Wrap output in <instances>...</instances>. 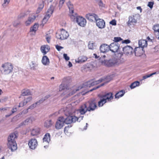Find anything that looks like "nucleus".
Instances as JSON below:
<instances>
[{"label":"nucleus","instance_id":"obj_1","mask_svg":"<svg viewBox=\"0 0 159 159\" xmlns=\"http://www.w3.org/2000/svg\"><path fill=\"white\" fill-rule=\"evenodd\" d=\"M71 105L69 104L68 105L67 107L63 108L61 109L60 111H63L64 112L66 116H68L65 118L64 122L66 124H69L72 123H75L76 121L80 122L83 120L84 117L83 116H70V115L71 113Z\"/></svg>","mask_w":159,"mask_h":159},{"label":"nucleus","instance_id":"obj_2","mask_svg":"<svg viewBox=\"0 0 159 159\" xmlns=\"http://www.w3.org/2000/svg\"><path fill=\"white\" fill-rule=\"evenodd\" d=\"M17 138V136L14 133L10 134L8 137L7 146L12 152H13L17 149L16 140Z\"/></svg>","mask_w":159,"mask_h":159},{"label":"nucleus","instance_id":"obj_3","mask_svg":"<svg viewBox=\"0 0 159 159\" xmlns=\"http://www.w3.org/2000/svg\"><path fill=\"white\" fill-rule=\"evenodd\" d=\"M102 98L98 102V106L99 107L102 106L106 102L111 101L113 98V96L112 93H106L102 96Z\"/></svg>","mask_w":159,"mask_h":159},{"label":"nucleus","instance_id":"obj_4","mask_svg":"<svg viewBox=\"0 0 159 159\" xmlns=\"http://www.w3.org/2000/svg\"><path fill=\"white\" fill-rule=\"evenodd\" d=\"M79 89H73L68 88L64 84H62L59 86V91H65L64 94H66L67 97L73 95Z\"/></svg>","mask_w":159,"mask_h":159},{"label":"nucleus","instance_id":"obj_5","mask_svg":"<svg viewBox=\"0 0 159 159\" xmlns=\"http://www.w3.org/2000/svg\"><path fill=\"white\" fill-rule=\"evenodd\" d=\"M13 66L10 63H6L3 64L1 69V72L4 74H8L12 72Z\"/></svg>","mask_w":159,"mask_h":159},{"label":"nucleus","instance_id":"obj_6","mask_svg":"<svg viewBox=\"0 0 159 159\" xmlns=\"http://www.w3.org/2000/svg\"><path fill=\"white\" fill-rule=\"evenodd\" d=\"M66 4L69 9V15L72 20L73 21H75L78 16L76 13L74 11L73 5L70 1L67 2Z\"/></svg>","mask_w":159,"mask_h":159},{"label":"nucleus","instance_id":"obj_7","mask_svg":"<svg viewBox=\"0 0 159 159\" xmlns=\"http://www.w3.org/2000/svg\"><path fill=\"white\" fill-rule=\"evenodd\" d=\"M69 36L67 31L63 29L60 30V32L56 34V37L61 40L66 39Z\"/></svg>","mask_w":159,"mask_h":159},{"label":"nucleus","instance_id":"obj_8","mask_svg":"<svg viewBox=\"0 0 159 159\" xmlns=\"http://www.w3.org/2000/svg\"><path fill=\"white\" fill-rule=\"evenodd\" d=\"M54 9L53 6H51L48 9L46 15L44 16L43 20V23L45 24L48 21V20L50 17L51 15L53 12Z\"/></svg>","mask_w":159,"mask_h":159},{"label":"nucleus","instance_id":"obj_9","mask_svg":"<svg viewBox=\"0 0 159 159\" xmlns=\"http://www.w3.org/2000/svg\"><path fill=\"white\" fill-rule=\"evenodd\" d=\"M38 58L37 57H34L33 60L29 64L30 69L32 70H35L38 66Z\"/></svg>","mask_w":159,"mask_h":159},{"label":"nucleus","instance_id":"obj_10","mask_svg":"<svg viewBox=\"0 0 159 159\" xmlns=\"http://www.w3.org/2000/svg\"><path fill=\"white\" fill-rule=\"evenodd\" d=\"M87 106L85 104L82 105L75 112V115H76V113L78 114L80 113L81 115L84 114L87 111H89V110L87 108Z\"/></svg>","mask_w":159,"mask_h":159},{"label":"nucleus","instance_id":"obj_11","mask_svg":"<svg viewBox=\"0 0 159 159\" xmlns=\"http://www.w3.org/2000/svg\"><path fill=\"white\" fill-rule=\"evenodd\" d=\"M105 79L106 78H101L97 80H91L88 81L86 83H85L84 85L88 87H90L91 86L97 84L105 80Z\"/></svg>","mask_w":159,"mask_h":159},{"label":"nucleus","instance_id":"obj_12","mask_svg":"<svg viewBox=\"0 0 159 159\" xmlns=\"http://www.w3.org/2000/svg\"><path fill=\"white\" fill-rule=\"evenodd\" d=\"M139 14H135L134 15L129 16V20L127 23L128 25L130 26L132 23H136L137 21V19L139 17Z\"/></svg>","mask_w":159,"mask_h":159},{"label":"nucleus","instance_id":"obj_13","mask_svg":"<svg viewBox=\"0 0 159 159\" xmlns=\"http://www.w3.org/2000/svg\"><path fill=\"white\" fill-rule=\"evenodd\" d=\"M65 118L63 116L59 117L55 125L56 128L57 129H61L64 125L65 123Z\"/></svg>","mask_w":159,"mask_h":159},{"label":"nucleus","instance_id":"obj_14","mask_svg":"<svg viewBox=\"0 0 159 159\" xmlns=\"http://www.w3.org/2000/svg\"><path fill=\"white\" fill-rule=\"evenodd\" d=\"M87 106L89 111H94L96 108L97 106L94 101H91L85 103Z\"/></svg>","mask_w":159,"mask_h":159},{"label":"nucleus","instance_id":"obj_15","mask_svg":"<svg viewBox=\"0 0 159 159\" xmlns=\"http://www.w3.org/2000/svg\"><path fill=\"white\" fill-rule=\"evenodd\" d=\"M109 50L113 52H116L119 48L120 45L118 43L114 42L109 45Z\"/></svg>","mask_w":159,"mask_h":159},{"label":"nucleus","instance_id":"obj_16","mask_svg":"<svg viewBox=\"0 0 159 159\" xmlns=\"http://www.w3.org/2000/svg\"><path fill=\"white\" fill-rule=\"evenodd\" d=\"M28 145L30 148L32 149H34L37 147L38 143L35 139H32L28 142Z\"/></svg>","mask_w":159,"mask_h":159},{"label":"nucleus","instance_id":"obj_17","mask_svg":"<svg viewBox=\"0 0 159 159\" xmlns=\"http://www.w3.org/2000/svg\"><path fill=\"white\" fill-rule=\"evenodd\" d=\"M119 64V60H117L116 58H114L110 59L108 61L107 60L106 66H111L116 65H118Z\"/></svg>","mask_w":159,"mask_h":159},{"label":"nucleus","instance_id":"obj_18","mask_svg":"<svg viewBox=\"0 0 159 159\" xmlns=\"http://www.w3.org/2000/svg\"><path fill=\"white\" fill-rule=\"evenodd\" d=\"M124 53L125 55H131L134 52L133 48L130 46L127 45L123 48Z\"/></svg>","mask_w":159,"mask_h":159},{"label":"nucleus","instance_id":"obj_19","mask_svg":"<svg viewBox=\"0 0 159 159\" xmlns=\"http://www.w3.org/2000/svg\"><path fill=\"white\" fill-rule=\"evenodd\" d=\"M86 18L91 21H96L98 17L96 14L93 13H89L86 15Z\"/></svg>","mask_w":159,"mask_h":159},{"label":"nucleus","instance_id":"obj_20","mask_svg":"<svg viewBox=\"0 0 159 159\" xmlns=\"http://www.w3.org/2000/svg\"><path fill=\"white\" fill-rule=\"evenodd\" d=\"M75 20L78 24L81 26H84L86 23V19L81 16H78Z\"/></svg>","mask_w":159,"mask_h":159},{"label":"nucleus","instance_id":"obj_21","mask_svg":"<svg viewBox=\"0 0 159 159\" xmlns=\"http://www.w3.org/2000/svg\"><path fill=\"white\" fill-rule=\"evenodd\" d=\"M134 52L136 56L139 57L143 55L144 52L143 49L140 47H137L135 48Z\"/></svg>","mask_w":159,"mask_h":159},{"label":"nucleus","instance_id":"obj_22","mask_svg":"<svg viewBox=\"0 0 159 159\" xmlns=\"http://www.w3.org/2000/svg\"><path fill=\"white\" fill-rule=\"evenodd\" d=\"M109 45L106 44H102L101 45L100 47V50L101 52L105 53L108 52L110 50Z\"/></svg>","mask_w":159,"mask_h":159},{"label":"nucleus","instance_id":"obj_23","mask_svg":"<svg viewBox=\"0 0 159 159\" xmlns=\"http://www.w3.org/2000/svg\"><path fill=\"white\" fill-rule=\"evenodd\" d=\"M96 24L97 25L100 29L104 28L105 26L104 21L102 19L98 18L96 20Z\"/></svg>","mask_w":159,"mask_h":159},{"label":"nucleus","instance_id":"obj_24","mask_svg":"<svg viewBox=\"0 0 159 159\" xmlns=\"http://www.w3.org/2000/svg\"><path fill=\"white\" fill-rule=\"evenodd\" d=\"M50 49V47L48 45H43L41 46L40 48L41 51L43 55L46 54Z\"/></svg>","mask_w":159,"mask_h":159},{"label":"nucleus","instance_id":"obj_25","mask_svg":"<svg viewBox=\"0 0 159 159\" xmlns=\"http://www.w3.org/2000/svg\"><path fill=\"white\" fill-rule=\"evenodd\" d=\"M41 62L44 66H48L50 64L49 59L46 56H44L42 57Z\"/></svg>","mask_w":159,"mask_h":159},{"label":"nucleus","instance_id":"obj_26","mask_svg":"<svg viewBox=\"0 0 159 159\" xmlns=\"http://www.w3.org/2000/svg\"><path fill=\"white\" fill-rule=\"evenodd\" d=\"M87 57L84 56H81L79 57L77 59L75 60V61L76 63H82L85 62L87 60Z\"/></svg>","mask_w":159,"mask_h":159},{"label":"nucleus","instance_id":"obj_27","mask_svg":"<svg viewBox=\"0 0 159 159\" xmlns=\"http://www.w3.org/2000/svg\"><path fill=\"white\" fill-rule=\"evenodd\" d=\"M32 99V98L31 97H29L25 99L23 101L19 103L18 107H23L24 105H26L27 103L30 101Z\"/></svg>","mask_w":159,"mask_h":159},{"label":"nucleus","instance_id":"obj_28","mask_svg":"<svg viewBox=\"0 0 159 159\" xmlns=\"http://www.w3.org/2000/svg\"><path fill=\"white\" fill-rule=\"evenodd\" d=\"M139 47H140L143 49L144 48L147 46V42L146 40L144 39H140L139 41Z\"/></svg>","mask_w":159,"mask_h":159},{"label":"nucleus","instance_id":"obj_29","mask_svg":"<svg viewBox=\"0 0 159 159\" xmlns=\"http://www.w3.org/2000/svg\"><path fill=\"white\" fill-rule=\"evenodd\" d=\"M39 133L40 129L38 128H34L31 131V134L33 136L37 135L39 134Z\"/></svg>","mask_w":159,"mask_h":159},{"label":"nucleus","instance_id":"obj_30","mask_svg":"<svg viewBox=\"0 0 159 159\" xmlns=\"http://www.w3.org/2000/svg\"><path fill=\"white\" fill-rule=\"evenodd\" d=\"M50 140V136L49 133L46 134L43 138V143H46L48 144Z\"/></svg>","mask_w":159,"mask_h":159},{"label":"nucleus","instance_id":"obj_31","mask_svg":"<svg viewBox=\"0 0 159 159\" xmlns=\"http://www.w3.org/2000/svg\"><path fill=\"white\" fill-rule=\"evenodd\" d=\"M36 16L34 15L29 17L27 20L25 22V24L27 26L29 25L32 23L35 19Z\"/></svg>","mask_w":159,"mask_h":159},{"label":"nucleus","instance_id":"obj_32","mask_svg":"<svg viewBox=\"0 0 159 159\" xmlns=\"http://www.w3.org/2000/svg\"><path fill=\"white\" fill-rule=\"evenodd\" d=\"M154 30V33L155 34H157L158 35V39H159V24L154 25L152 28Z\"/></svg>","mask_w":159,"mask_h":159},{"label":"nucleus","instance_id":"obj_33","mask_svg":"<svg viewBox=\"0 0 159 159\" xmlns=\"http://www.w3.org/2000/svg\"><path fill=\"white\" fill-rule=\"evenodd\" d=\"M125 93V91L122 90L118 92L115 95V98H119L120 97L123 96Z\"/></svg>","mask_w":159,"mask_h":159},{"label":"nucleus","instance_id":"obj_34","mask_svg":"<svg viewBox=\"0 0 159 159\" xmlns=\"http://www.w3.org/2000/svg\"><path fill=\"white\" fill-rule=\"evenodd\" d=\"M106 57V56L104 55L103 56H101L99 58V62H100L102 65H106L107 60L105 59Z\"/></svg>","mask_w":159,"mask_h":159},{"label":"nucleus","instance_id":"obj_35","mask_svg":"<svg viewBox=\"0 0 159 159\" xmlns=\"http://www.w3.org/2000/svg\"><path fill=\"white\" fill-rule=\"evenodd\" d=\"M123 54L122 53H118L117 54V58H116L117 60H119V63L123 62L124 61L123 58L122 57Z\"/></svg>","mask_w":159,"mask_h":159},{"label":"nucleus","instance_id":"obj_36","mask_svg":"<svg viewBox=\"0 0 159 159\" xmlns=\"http://www.w3.org/2000/svg\"><path fill=\"white\" fill-rule=\"evenodd\" d=\"M31 92L29 89H24L22 90L21 95L25 96L31 95Z\"/></svg>","mask_w":159,"mask_h":159},{"label":"nucleus","instance_id":"obj_37","mask_svg":"<svg viewBox=\"0 0 159 159\" xmlns=\"http://www.w3.org/2000/svg\"><path fill=\"white\" fill-rule=\"evenodd\" d=\"M52 124L53 122L51 120H47L44 123V126L45 127L48 128L52 125Z\"/></svg>","mask_w":159,"mask_h":159},{"label":"nucleus","instance_id":"obj_38","mask_svg":"<svg viewBox=\"0 0 159 159\" xmlns=\"http://www.w3.org/2000/svg\"><path fill=\"white\" fill-rule=\"evenodd\" d=\"M39 27V25L38 24L35 23L34 25L30 28V31L31 32H34L35 33Z\"/></svg>","mask_w":159,"mask_h":159},{"label":"nucleus","instance_id":"obj_39","mask_svg":"<svg viewBox=\"0 0 159 159\" xmlns=\"http://www.w3.org/2000/svg\"><path fill=\"white\" fill-rule=\"evenodd\" d=\"M139 82L138 81H136L133 83L130 86L131 89H133L137 86H139Z\"/></svg>","mask_w":159,"mask_h":159},{"label":"nucleus","instance_id":"obj_40","mask_svg":"<svg viewBox=\"0 0 159 159\" xmlns=\"http://www.w3.org/2000/svg\"><path fill=\"white\" fill-rule=\"evenodd\" d=\"M40 102L38 101L35 102L31 106H30L28 108L29 109H34V108L36 107L37 105H39L40 104Z\"/></svg>","mask_w":159,"mask_h":159},{"label":"nucleus","instance_id":"obj_41","mask_svg":"<svg viewBox=\"0 0 159 159\" xmlns=\"http://www.w3.org/2000/svg\"><path fill=\"white\" fill-rule=\"evenodd\" d=\"M44 6V5L43 2H42L41 4H39L38 8V9L36 11V13H39L43 8Z\"/></svg>","mask_w":159,"mask_h":159},{"label":"nucleus","instance_id":"obj_42","mask_svg":"<svg viewBox=\"0 0 159 159\" xmlns=\"http://www.w3.org/2000/svg\"><path fill=\"white\" fill-rule=\"evenodd\" d=\"M88 47L89 49L92 50L94 49L95 48L94 44L92 43H89L88 45Z\"/></svg>","mask_w":159,"mask_h":159},{"label":"nucleus","instance_id":"obj_43","mask_svg":"<svg viewBox=\"0 0 159 159\" xmlns=\"http://www.w3.org/2000/svg\"><path fill=\"white\" fill-rule=\"evenodd\" d=\"M50 97V95H48L44 97V98H41L39 101L40 102V103H42L44 101L47 99L48 98H49Z\"/></svg>","mask_w":159,"mask_h":159},{"label":"nucleus","instance_id":"obj_44","mask_svg":"<svg viewBox=\"0 0 159 159\" xmlns=\"http://www.w3.org/2000/svg\"><path fill=\"white\" fill-rule=\"evenodd\" d=\"M10 0H4V2L2 4L3 7H6L9 3Z\"/></svg>","mask_w":159,"mask_h":159},{"label":"nucleus","instance_id":"obj_45","mask_svg":"<svg viewBox=\"0 0 159 159\" xmlns=\"http://www.w3.org/2000/svg\"><path fill=\"white\" fill-rule=\"evenodd\" d=\"M156 74V72H154L152 74H151L149 75H147L145 76H143V78L142 80H143L144 79H146L147 78H148L149 77L152 75H155Z\"/></svg>","mask_w":159,"mask_h":159},{"label":"nucleus","instance_id":"obj_46","mask_svg":"<svg viewBox=\"0 0 159 159\" xmlns=\"http://www.w3.org/2000/svg\"><path fill=\"white\" fill-rule=\"evenodd\" d=\"M29 123H31L30 121L29 120V118L26 119L24 122L21 123V124L22 125H27Z\"/></svg>","mask_w":159,"mask_h":159},{"label":"nucleus","instance_id":"obj_47","mask_svg":"<svg viewBox=\"0 0 159 159\" xmlns=\"http://www.w3.org/2000/svg\"><path fill=\"white\" fill-rule=\"evenodd\" d=\"M122 40V39L120 37H114V41L115 42L118 43Z\"/></svg>","mask_w":159,"mask_h":159},{"label":"nucleus","instance_id":"obj_48","mask_svg":"<svg viewBox=\"0 0 159 159\" xmlns=\"http://www.w3.org/2000/svg\"><path fill=\"white\" fill-rule=\"evenodd\" d=\"M104 85V83H102L100 85H99L98 86H97L96 87H95L94 88H93V89L90 90L89 91L91 92L93 90H95V89H98V88H99V87H101V86Z\"/></svg>","mask_w":159,"mask_h":159},{"label":"nucleus","instance_id":"obj_49","mask_svg":"<svg viewBox=\"0 0 159 159\" xmlns=\"http://www.w3.org/2000/svg\"><path fill=\"white\" fill-rule=\"evenodd\" d=\"M20 23V22L18 20L15 21L13 23V25L15 27L17 26Z\"/></svg>","mask_w":159,"mask_h":159},{"label":"nucleus","instance_id":"obj_50","mask_svg":"<svg viewBox=\"0 0 159 159\" xmlns=\"http://www.w3.org/2000/svg\"><path fill=\"white\" fill-rule=\"evenodd\" d=\"M153 2H148V7H149L151 9H152L153 7Z\"/></svg>","mask_w":159,"mask_h":159},{"label":"nucleus","instance_id":"obj_51","mask_svg":"<svg viewBox=\"0 0 159 159\" xmlns=\"http://www.w3.org/2000/svg\"><path fill=\"white\" fill-rule=\"evenodd\" d=\"M17 106H15L12 108L11 110L12 114L14 113L17 111Z\"/></svg>","mask_w":159,"mask_h":159},{"label":"nucleus","instance_id":"obj_52","mask_svg":"<svg viewBox=\"0 0 159 159\" xmlns=\"http://www.w3.org/2000/svg\"><path fill=\"white\" fill-rule=\"evenodd\" d=\"M110 24L113 25H115L116 24V21L115 20H113L110 22Z\"/></svg>","mask_w":159,"mask_h":159},{"label":"nucleus","instance_id":"obj_53","mask_svg":"<svg viewBox=\"0 0 159 159\" xmlns=\"http://www.w3.org/2000/svg\"><path fill=\"white\" fill-rule=\"evenodd\" d=\"M63 57L65 60L67 61H68L70 59L69 57L67 56V55L66 54H64Z\"/></svg>","mask_w":159,"mask_h":159},{"label":"nucleus","instance_id":"obj_54","mask_svg":"<svg viewBox=\"0 0 159 159\" xmlns=\"http://www.w3.org/2000/svg\"><path fill=\"white\" fill-rule=\"evenodd\" d=\"M65 0H60L59 2V7H61L63 4Z\"/></svg>","mask_w":159,"mask_h":159},{"label":"nucleus","instance_id":"obj_55","mask_svg":"<svg viewBox=\"0 0 159 159\" xmlns=\"http://www.w3.org/2000/svg\"><path fill=\"white\" fill-rule=\"evenodd\" d=\"M56 48L57 50L58 51H60L61 49L63 48V47L58 46V45L56 46Z\"/></svg>","mask_w":159,"mask_h":159},{"label":"nucleus","instance_id":"obj_56","mask_svg":"<svg viewBox=\"0 0 159 159\" xmlns=\"http://www.w3.org/2000/svg\"><path fill=\"white\" fill-rule=\"evenodd\" d=\"M30 121V123H32L33 121H34L35 120V118L33 116H31L29 118Z\"/></svg>","mask_w":159,"mask_h":159},{"label":"nucleus","instance_id":"obj_57","mask_svg":"<svg viewBox=\"0 0 159 159\" xmlns=\"http://www.w3.org/2000/svg\"><path fill=\"white\" fill-rule=\"evenodd\" d=\"M25 15H26V14L24 13L21 14L18 16V18L19 19L23 17H24Z\"/></svg>","mask_w":159,"mask_h":159},{"label":"nucleus","instance_id":"obj_58","mask_svg":"<svg viewBox=\"0 0 159 159\" xmlns=\"http://www.w3.org/2000/svg\"><path fill=\"white\" fill-rule=\"evenodd\" d=\"M130 42V41L128 39L122 41V43H125L126 44L129 43Z\"/></svg>","mask_w":159,"mask_h":159},{"label":"nucleus","instance_id":"obj_59","mask_svg":"<svg viewBox=\"0 0 159 159\" xmlns=\"http://www.w3.org/2000/svg\"><path fill=\"white\" fill-rule=\"evenodd\" d=\"M50 36H47L46 37V39L48 43H49L50 40Z\"/></svg>","mask_w":159,"mask_h":159},{"label":"nucleus","instance_id":"obj_60","mask_svg":"<svg viewBox=\"0 0 159 159\" xmlns=\"http://www.w3.org/2000/svg\"><path fill=\"white\" fill-rule=\"evenodd\" d=\"M29 109L28 108L26 110H23L22 112V113L24 114H26L27 113H28V110Z\"/></svg>","mask_w":159,"mask_h":159},{"label":"nucleus","instance_id":"obj_61","mask_svg":"<svg viewBox=\"0 0 159 159\" xmlns=\"http://www.w3.org/2000/svg\"><path fill=\"white\" fill-rule=\"evenodd\" d=\"M7 110V109L6 108H0V111H5Z\"/></svg>","mask_w":159,"mask_h":159},{"label":"nucleus","instance_id":"obj_62","mask_svg":"<svg viewBox=\"0 0 159 159\" xmlns=\"http://www.w3.org/2000/svg\"><path fill=\"white\" fill-rule=\"evenodd\" d=\"M68 66L70 67L72 66V65L70 61H69V63Z\"/></svg>","mask_w":159,"mask_h":159},{"label":"nucleus","instance_id":"obj_63","mask_svg":"<svg viewBox=\"0 0 159 159\" xmlns=\"http://www.w3.org/2000/svg\"><path fill=\"white\" fill-rule=\"evenodd\" d=\"M93 55L95 56V57L97 59V58H100L99 56H97V54H94Z\"/></svg>","mask_w":159,"mask_h":159},{"label":"nucleus","instance_id":"obj_64","mask_svg":"<svg viewBox=\"0 0 159 159\" xmlns=\"http://www.w3.org/2000/svg\"><path fill=\"white\" fill-rule=\"evenodd\" d=\"M71 127V126H70L69 125H68L67 126L65 127V128H64V131H65L66 130V129L67 128H70V127Z\"/></svg>","mask_w":159,"mask_h":159}]
</instances>
